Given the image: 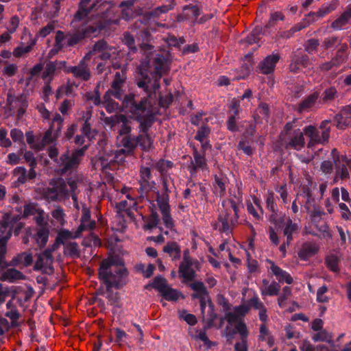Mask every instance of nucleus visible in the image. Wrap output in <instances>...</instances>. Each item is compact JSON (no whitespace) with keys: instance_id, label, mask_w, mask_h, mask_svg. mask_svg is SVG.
<instances>
[{"instance_id":"f3484780","label":"nucleus","mask_w":351,"mask_h":351,"mask_svg":"<svg viewBox=\"0 0 351 351\" xmlns=\"http://www.w3.org/2000/svg\"><path fill=\"white\" fill-rule=\"evenodd\" d=\"M319 95L317 92H314L306 97L302 102H300L297 108L299 113L307 112L315 108L319 107L321 100L319 99Z\"/></svg>"},{"instance_id":"864d4df0","label":"nucleus","mask_w":351,"mask_h":351,"mask_svg":"<svg viewBox=\"0 0 351 351\" xmlns=\"http://www.w3.org/2000/svg\"><path fill=\"white\" fill-rule=\"evenodd\" d=\"M210 129L206 125L201 126L197 131L195 138L198 141L208 140Z\"/></svg>"},{"instance_id":"052dcab7","label":"nucleus","mask_w":351,"mask_h":351,"mask_svg":"<svg viewBox=\"0 0 351 351\" xmlns=\"http://www.w3.org/2000/svg\"><path fill=\"white\" fill-rule=\"evenodd\" d=\"M55 29V25L53 23H49L46 26L41 28L39 32L36 35V38L41 37L43 38L47 36L52 32H53Z\"/></svg>"},{"instance_id":"09e8293b","label":"nucleus","mask_w":351,"mask_h":351,"mask_svg":"<svg viewBox=\"0 0 351 351\" xmlns=\"http://www.w3.org/2000/svg\"><path fill=\"white\" fill-rule=\"evenodd\" d=\"M312 339L315 342L326 341L333 344L331 335L325 330L317 331V333L313 335Z\"/></svg>"},{"instance_id":"a18cd8bd","label":"nucleus","mask_w":351,"mask_h":351,"mask_svg":"<svg viewBox=\"0 0 351 351\" xmlns=\"http://www.w3.org/2000/svg\"><path fill=\"white\" fill-rule=\"evenodd\" d=\"M161 295L168 301H176L178 300L180 293L175 289L169 285L161 293Z\"/></svg>"},{"instance_id":"39448f33","label":"nucleus","mask_w":351,"mask_h":351,"mask_svg":"<svg viewBox=\"0 0 351 351\" xmlns=\"http://www.w3.org/2000/svg\"><path fill=\"white\" fill-rule=\"evenodd\" d=\"M99 276L108 289H119L126 283L128 271L119 258L111 256L101 262Z\"/></svg>"},{"instance_id":"f257e3e1","label":"nucleus","mask_w":351,"mask_h":351,"mask_svg":"<svg viewBox=\"0 0 351 351\" xmlns=\"http://www.w3.org/2000/svg\"><path fill=\"white\" fill-rule=\"evenodd\" d=\"M145 58L138 67L139 76L136 80L138 88H142L146 97L139 101H134L133 96L126 98V106H130V112L139 123L138 135L136 136L137 147L145 152H149L154 147V141L149 135L148 130L154 123L156 110L154 108L157 91L160 89V80L167 70V62L165 57L156 53L154 47L147 43L141 45Z\"/></svg>"},{"instance_id":"c9c22d12","label":"nucleus","mask_w":351,"mask_h":351,"mask_svg":"<svg viewBox=\"0 0 351 351\" xmlns=\"http://www.w3.org/2000/svg\"><path fill=\"white\" fill-rule=\"evenodd\" d=\"M163 252L169 254L173 261L178 260L181 256V250L176 242L168 243L163 248Z\"/></svg>"},{"instance_id":"2eb2a0df","label":"nucleus","mask_w":351,"mask_h":351,"mask_svg":"<svg viewBox=\"0 0 351 351\" xmlns=\"http://www.w3.org/2000/svg\"><path fill=\"white\" fill-rule=\"evenodd\" d=\"M21 39L27 40V43L25 44L24 42H21L19 45L14 49L12 54L16 58L23 57L29 53L36 43V38H34L29 32H25Z\"/></svg>"},{"instance_id":"b1692460","label":"nucleus","mask_w":351,"mask_h":351,"mask_svg":"<svg viewBox=\"0 0 351 351\" xmlns=\"http://www.w3.org/2000/svg\"><path fill=\"white\" fill-rule=\"evenodd\" d=\"M304 134V131L302 132L300 129L291 132L289 134L287 147L295 150H300L305 145Z\"/></svg>"},{"instance_id":"4d7b16f0","label":"nucleus","mask_w":351,"mask_h":351,"mask_svg":"<svg viewBox=\"0 0 351 351\" xmlns=\"http://www.w3.org/2000/svg\"><path fill=\"white\" fill-rule=\"evenodd\" d=\"M252 71L250 63H243L240 69L239 73L233 77V80H241L247 77Z\"/></svg>"},{"instance_id":"f8f14e48","label":"nucleus","mask_w":351,"mask_h":351,"mask_svg":"<svg viewBox=\"0 0 351 351\" xmlns=\"http://www.w3.org/2000/svg\"><path fill=\"white\" fill-rule=\"evenodd\" d=\"M56 250V245H53L47 248L43 252L37 255V258L34 266L36 271H41L44 274H51L53 272V252Z\"/></svg>"},{"instance_id":"7c9ffc66","label":"nucleus","mask_w":351,"mask_h":351,"mask_svg":"<svg viewBox=\"0 0 351 351\" xmlns=\"http://www.w3.org/2000/svg\"><path fill=\"white\" fill-rule=\"evenodd\" d=\"M12 178L14 180L16 186L25 184L28 180H32L34 178L29 176V171L27 172L24 167H17L13 170Z\"/></svg>"},{"instance_id":"c03bdc74","label":"nucleus","mask_w":351,"mask_h":351,"mask_svg":"<svg viewBox=\"0 0 351 351\" xmlns=\"http://www.w3.org/2000/svg\"><path fill=\"white\" fill-rule=\"evenodd\" d=\"M52 62L47 63L45 68L42 73V78L45 82H51L53 79L56 70Z\"/></svg>"},{"instance_id":"1a4fd4ad","label":"nucleus","mask_w":351,"mask_h":351,"mask_svg":"<svg viewBox=\"0 0 351 351\" xmlns=\"http://www.w3.org/2000/svg\"><path fill=\"white\" fill-rule=\"evenodd\" d=\"M199 262L190 256L189 250H184L183 258L178 269L179 276L184 281H192L197 277L196 272L199 270Z\"/></svg>"},{"instance_id":"ddd939ff","label":"nucleus","mask_w":351,"mask_h":351,"mask_svg":"<svg viewBox=\"0 0 351 351\" xmlns=\"http://www.w3.org/2000/svg\"><path fill=\"white\" fill-rule=\"evenodd\" d=\"M139 183V193L141 197H144L147 193L150 191H155V190H156V182L152 179L149 167H141Z\"/></svg>"},{"instance_id":"49530a36","label":"nucleus","mask_w":351,"mask_h":351,"mask_svg":"<svg viewBox=\"0 0 351 351\" xmlns=\"http://www.w3.org/2000/svg\"><path fill=\"white\" fill-rule=\"evenodd\" d=\"M110 95H112L109 93V92H106L104 95V102L102 104L106 110L110 113L119 108V104L110 98Z\"/></svg>"},{"instance_id":"c85d7f7f","label":"nucleus","mask_w":351,"mask_h":351,"mask_svg":"<svg viewBox=\"0 0 351 351\" xmlns=\"http://www.w3.org/2000/svg\"><path fill=\"white\" fill-rule=\"evenodd\" d=\"M228 183V178L226 176L220 173L215 176L213 184L214 193L219 197H223L226 194V185Z\"/></svg>"},{"instance_id":"4c0bfd02","label":"nucleus","mask_w":351,"mask_h":351,"mask_svg":"<svg viewBox=\"0 0 351 351\" xmlns=\"http://www.w3.org/2000/svg\"><path fill=\"white\" fill-rule=\"evenodd\" d=\"M351 21V8L345 11L338 19L332 23L335 29H341Z\"/></svg>"},{"instance_id":"680f3d73","label":"nucleus","mask_w":351,"mask_h":351,"mask_svg":"<svg viewBox=\"0 0 351 351\" xmlns=\"http://www.w3.org/2000/svg\"><path fill=\"white\" fill-rule=\"evenodd\" d=\"M291 294V289L289 287L286 286L282 289V292L278 298V303L280 307L285 306L286 300Z\"/></svg>"},{"instance_id":"6e6d98bb","label":"nucleus","mask_w":351,"mask_h":351,"mask_svg":"<svg viewBox=\"0 0 351 351\" xmlns=\"http://www.w3.org/2000/svg\"><path fill=\"white\" fill-rule=\"evenodd\" d=\"M326 263L328 267L333 271H339V258L337 254H330L326 258Z\"/></svg>"},{"instance_id":"79ce46f5","label":"nucleus","mask_w":351,"mask_h":351,"mask_svg":"<svg viewBox=\"0 0 351 351\" xmlns=\"http://www.w3.org/2000/svg\"><path fill=\"white\" fill-rule=\"evenodd\" d=\"M64 245V254L73 258L80 256V250L76 242H68Z\"/></svg>"},{"instance_id":"bb28decb","label":"nucleus","mask_w":351,"mask_h":351,"mask_svg":"<svg viewBox=\"0 0 351 351\" xmlns=\"http://www.w3.org/2000/svg\"><path fill=\"white\" fill-rule=\"evenodd\" d=\"M319 250L318 245L313 242L303 243L298 251V256L302 261H307L314 256Z\"/></svg>"},{"instance_id":"423d86ee","label":"nucleus","mask_w":351,"mask_h":351,"mask_svg":"<svg viewBox=\"0 0 351 351\" xmlns=\"http://www.w3.org/2000/svg\"><path fill=\"white\" fill-rule=\"evenodd\" d=\"M175 188L174 182L170 175L162 177V193L156 191V202L161 213L163 223L167 228L173 230L174 221L170 214L169 193Z\"/></svg>"},{"instance_id":"20e7f679","label":"nucleus","mask_w":351,"mask_h":351,"mask_svg":"<svg viewBox=\"0 0 351 351\" xmlns=\"http://www.w3.org/2000/svg\"><path fill=\"white\" fill-rule=\"evenodd\" d=\"M117 53V49L108 45L104 40H100L95 43L91 51H90L79 64L74 66H69L66 69V73H71L73 75L80 80L87 81L90 77V71L86 62L93 54H97V58L103 61L110 59Z\"/></svg>"},{"instance_id":"de8ad7c7","label":"nucleus","mask_w":351,"mask_h":351,"mask_svg":"<svg viewBox=\"0 0 351 351\" xmlns=\"http://www.w3.org/2000/svg\"><path fill=\"white\" fill-rule=\"evenodd\" d=\"M40 247H43L47 243L49 239V231L44 228H40L34 236H32Z\"/></svg>"},{"instance_id":"f03ea898","label":"nucleus","mask_w":351,"mask_h":351,"mask_svg":"<svg viewBox=\"0 0 351 351\" xmlns=\"http://www.w3.org/2000/svg\"><path fill=\"white\" fill-rule=\"evenodd\" d=\"M101 0H81L72 23L81 22L80 26L73 32L64 34L56 32L55 44L50 54H56L65 47L77 44L85 37L96 36L101 29L111 24H118L119 19H104L95 12L101 6Z\"/></svg>"},{"instance_id":"0e129e2a","label":"nucleus","mask_w":351,"mask_h":351,"mask_svg":"<svg viewBox=\"0 0 351 351\" xmlns=\"http://www.w3.org/2000/svg\"><path fill=\"white\" fill-rule=\"evenodd\" d=\"M180 317L184 320L189 325H195L197 322L196 317L191 313H189L186 311H181L179 313Z\"/></svg>"},{"instance_id":"4468645a","label":"nucleus","mask_w":351,"mask_h":351,"mask_svg":"<svg viewBox=\"0 0 351 351\" xmlns=\"http://www.w3.org/2000/svg\"><path fill=\"white\" fill-rule=\"evenodd\" d=\"M124 82H125V78L123 76H121L119 73H117L114 75V79L112 82L111 89L109 90L108 92H109V93H110L112 95H113L116 99H118L120 100L123 99V106L126 108H128V111L130 112L131 104H130V106L127 107L125 104V101L128 97L133 96V98H134V95H132V94L123 96L124 94H123V91L122 90V86H123ZM133 99L136 104H139V101L137 102L135 101L134 99Z\"/></svg>"},{"instance_id":"a878e982","label":"nucleus","mask_w":351,"mask_h":351,"mask_svg":"<svg viewBox=\"0 0 351 351\" xmlns=\"http://www.w3.org/2000/svg\"><path fill=\"white\" fill-rule=\"evenodd\" d=\"M51 184L58 195V202L66 199L69 196V190L67 188L66 182L62 178L53 180Z\"/></svg>"},{"instance_id":"473e14b6","label":"nucleus","mask_w":351,"mask_h":351,"mask_svg":"<svg viewBox=\"0 0 351 351\" xmlns=\"http://www.w3.org/2000/svg\"><path fill=\"white\" fill-rule=\"evenodd\" d=\"M270 269L280 282H285L288 285L293 282V278L290 274L286 271L282 270L278 265H276L274 263H271Z\"/></svg>"},{"instance_id":"393cba45","label":"nucleus","mask_w":351,"mask_h":351,"mask_svg":"<svg viewBox=\"0 0 351 351\" xmlns=\"http://www.w3.org/2000/svg\"><path fill=\"white\" fill-rule=\"evenodd\" d=\"M346 106L341 110L339 114H336L330 123L340 130L345 129L351 122V110H346Z\"/></svg>"},{"instance_id":"2f4dec72","label":"nucleus","mask_w":351,"mask_h":351,"mask_svg":"<svg viewBox=\"0 0 351 351\" xmlns=\"http://www.w3.org/2000/svg\"><path fill=\"white\" fill-rule=\"evenodd\" d=\"M263 284V285L261 288L263 296H273L278 294L280 287L276 282L273 281L269 284L267 280L264 279Z\"/></svg>"},{"instance_id":"4be33fe9","label":"nucleus","mask_w":351,"mask_h":351,"mask_svg":"<svg viewBox=\"0 0 351 351\" xmlns=\"http://www.w3.org/2000/svg\"><path fill=\"white\" fill-rule=\"evenodd\" d=\"M83 175L77 172L71 174L68 179V185L70 187L71 197L73 201V206L77 210L80 209V206L77 202L76 190L77 187L83 182Z\"/></svg>"},{"instance_id":"5701e85b","label":"nucleus","mask_w":351,"mask_h":351,"mask_svg":"<svg viewBox=\"0 0 351 351\" xmlns=\"http://www.w3.org/2000/svg\"><path fill=\"white\" fill-rule=\"evenodd\" d=\"M12 215L7 214L0 221V241L7 243L12 234Z\"/></svg>"},{"instance_id":"cd10ccee","label":"nucleus","mask_w":351,"mask_h":351,"mask_svg":"<svg viewBox=\"0 0 351 351\" xmlns=\"http://www.w3.org/2000/svg\"><path fill=\"white\" fill-rule=\"evenodd\" d=\"M300 230V226L298 223L293 222L290 217H288L285 223L283 234L287 239V244L289 245L293 239V235L298 234Z\"/></svg>"},{"instance_id":"aec40b11","label":"nucleus","mask_w":351,"mask_h":351,"mask_svg":"<svg viewBox=\"0 0 351 351\" xmlns=\"http://www.w3.org/2000/svg\"><path fill=\"white\" fill-rule=\"evenodd\" d=\"M250 311V306L247 304H241L234 307L233 311L227 312L225 315V319L230 324H233L244 317Z\"/></svg>"},{"instance_id":"f704fd0d","label":"nucleus","mask_w":351,"mask_h":351,"mask_svg":"<svg viewBox=\"0 0 351 351\" xmlns=\"http://www.w3.org/2000/svg\"><path fill=\"white\" fill-rule=\"evenodd\" d=\"M77 230H75V232H72L66 229H62L58 233L56 241L58 243L65 245L66 243H67L66 241L68 240L75 239L80 237V236H77Z\"/></svg>"},{"instance_id":"9d476101","label":"nucleus","mask_w":351,"mask_h":351,"mask_svg":"<svg viewBox=\"0 0 351 351\" xmlns=\"http://www.w3.org/2000/svg\"><path fill=\"white\" fill-rule=\"evenodd\" d=\"M87 149L88 146L85 145L81 149L74 151L71 156L67 153L62 154L58 162L59 170L62 173H65L67 171L76 168Z\"/></svg>"},{"instance_id":"6ab92c4d","label":"nucleus","mask_w":351,"mask_h":351,"mask_svg":"<svg viewBox=\"0 0 351 351\" xmlns=\"http://www.w3.org/2000/svg\"><path fill=\"white\" fill-rule=\"evenodd\" d=\"M95 226L96 221L91 219L90 210L84 206L80 218V224L76 230L77 231V236L81 237L82 233L84 231H92L95 228Z\"/></svg>"},{"instance_id":"5fc2aeb1","label":"nucleus","mask_w":351,"mask_h":351,"mask_svg":"<svg viewBox=\"0 0 351 351\" xmlns=\"http://www.w3.org/2000/svg\"><path fill=\"white\" fill-rule=\"evenodd\" d=\"M169 285L165 278L162 276L156 277L152 282V287L158 290L160 293Z\"/></svg>"},{"instance_id":"8fccbe9b","label":"nucleus","mask_w":351,"mask_h":351,"mask_svg":"<svg viewBox=\"0 0 351 351\" xmlns=\"http://www.w3.org/2000/svg\"><path fill=\"white\" fill-rule=\"evenodd\" d=\"M14 261L22 264L24 266H29L33 262L32 254L30 252H23L14 258Z\"/></svg>"},{"instance_id":"bf43d9fd","label":"nucleus","mask_w":351,"mask_h":351,"mask_svg":"<svg viewBox=\"0 0 351 351\" xmlns=\"http://www.w3.org/2000/svg\"><path fill=\"white\" fill-rule=\"evenodd\" d=\"M52 217L61 225L64 226L66 223L64 219L65 214L60 207H57L51 212Z\"/></svg>"},{"instance_id":"72a5a7b5","label":"nucleus","mask_w":351,"mask_h":351,"mask_svg":"<svg viewBox=\"0 0 351 351\" xmlns=\"http://www.w3.org/2000/svg\"><path fill=\"white\" fill-rule=\"evenodd\" d=\"M238 119H239V117L235 116V115H230L228 117V119L227 120V128L230 132H239L241 130L240 128H243L245 127V125H248L252 128V130H254V127L252 126V125L250 124L248 122H246V121L241 122L238 125L237 123Z\"/></svg>"},{"instance_id":"3c124183","label":"nucleus","mask_w":351,"mask_h":351,"mask_svg":"<svg viewBox=\"0 0 351 351\" xmlns=\"http://www.w3.org/2000/svg\"><path fill=\"white\" fill-rule=\"evenodd\" d=\"M183 11L185 12L186 16H191L194 18V19H197V17L200 15L201 10L199 6L197 5H186L183 7Z\"/></svg>"},{"instance_id":"e2e57ef3","label":"nucleus","mask_w":351,"mask_h":351,"mask_svg":"<svg viewBox=\"0 0 351 351\" xmlns=\"http://www.w3.org/2000/svg\"><path fill=\"white\" fill-rule=\"evenodd\" d=\"M193 337L197 340L202 341L207 348H210L213 344V343L208 339L205 331H197L196 335H195Z\"/></svg>"},{"instance_id":"9b49d317","label":"nucleus","mask_w":351,"mask_h":351,"mask_svg":"<svg viewBox=\"0 0 351 351\" xmlns=\"http://www.w3.org/2000/svg\"><path fill=\"white\" fill-rule=\"evenodd\" d=\"M104 122L111 130H117V136L131 134L132 122L123 114H115L106 117Z\"/></svg>"},{"instance_id":"6e6552de","label":"nucleus","mask_w":351,"mask_h":351,"mask_svg":"<svg viewBox=\"0 0 351 351\" xmlns=\"http://www.w3.org/2000/svg\"><path fill=\"white\" fill-rule=\"evenodd\" d=\"M117 145L119 149L115 152L114 158L118 162H122L125 156L134 154V150L137 147L136 136H132L131 134L117 136Z\"/></svg>"},{"instance_id":"37998d69","label":"nucleus","mask_w":351,"mask_h":351,"mask_svg":"<svg viewBox=\"0 0 351 351\" xmlns=\"http://www.w3.org/2000/svg\"><path fill=\"white\" fill-rule=\"evenodd\" d=\"M337 97V91L333 86L329 87L323 92L321 98V104L330 103L334 101Z\"/></svg>"},{"instance_id":"ea45409f","label":"nucleus","mask_w":351,"mask_h":351,"mask_svg":"<svg viewBox=\"0 0 351 351\" xmlns=\"http://www.w3.org/2000/svg\"><path fill=\"white\" fill-rule=\"evenodd\" d=\"M337 6V0H332L330 2L324 3L316 12H313V15H316L319 18H322L326 14L335 10Z\"/></svg>"},{"instance_id":"338daca9","label":"nucleus","mask_w":351,"mask_h":351,"mask_svg":"<svg viewBox=\"0 0 351 351\" xmlns=\"http://www.w3.org/2000/svg\"><path fill=\"white\" fill-rule=\"evenodd\" d=\"M328 291V287L323 285L319 287L317 291V301L318 302L326 303L328 302V297L325 294Z\"/></svg>"},{"instance_id":"412c9836","label":"nucleus","mask_w":351,"mask_h":351,"mask_svg":"<svg viewBox=\"0 0 351 351\" xmlns=\"http://www.w3.org/2000/svg\"><path fill=\"white\" fill-rule=\"evenodd\" d=\"M193 160L189 166L191 174L193 175L197 170H208L205 155L199 152L195 147H193Z\"/></svg>"},{"instance_id":"58836bf2","label":"nucleus","mask_w":351,"mask_h":351,"mask_svg":"<svg viewBox=\"0 0 351 351\" xmlns=\"http://www.w3.org/2000/svg\"><path fill=\"white\" fill-rule=\"evenodd\" d=\"M190 287L195 291L192 294V298H208V291L202 282L195 281L190 285Z\"/></svg>"},{"instance_id":"a19ab883","label":"nucleus","mask_w":351,"mask_h":351,"mask_svg":"<svg viewBox=\"0 0 351 351\" xmlns=\"http://www.w3.org/2000/svg\"><path fill=\"white\" fill-rule=\"evenodd\" d=\"M22 278H23V274L13 268L7 269L1 274V280L8 281L10 282H13L16 280Z\"/></svg>"},{"instance_id":"0eeeda50","label":"nucleus","mask_w":351,"mask_h":351,"mask_svg":"<svg viewBox=\"0 0 351 351\" xmlns=\"http://www.w3.org/2000/svg\"><path fill=\"white\" fill-rule=\"evenodd\" d=\"M330 119L323 121L319 125V128L322 130L320 134L319 131L313 125H308L304 128V132L310 141L308 143V147H313L316 144H325L328 142L330 138Z\"/></svg>"},{"instance_id":"c756f323","label":"nucleus","mask_w":351,"mask_h":351,"mask_svg":"<svg viewBox=\"0 0 351 351\" xmlns=\"http://www.w3.org/2000/svg\"><path fill=\"white\" fill-rule=\"evenodd\" d=\"M82 119L84 121V122L81 128V132L82 135L88 139H91L95 136V131L91 129L90 123L89 122L92 117L91 110L82 111Z\"/></svg>"},{"instance_id":"69168bd1","label":"nucleus","mask_w":351,"mask_h":351,"mask_svg":"<svg viewBox=\"0 0 351 351\" xmlns=\"http://www.w3.org/2000/svg\"><path fill=\"white\" fill-rule=\"evenodd\" d=\"M247 305L250 306V308H253L255 310H261L265 308L264 304L261 301L257 295H254L247 302Z\"/></svg>"},{"instance_id":"774afa93","label":"nucleus","mask_w":351,"mask_h":351,"mask_svg":"<svg viewBox=\"0 0 351 351\" xmlns=\"http://www.w3.org/2000/svg\"><path fill=\"white\" fill-rule=\"evenodd\" d=\"M7 130L4 128L0 129V146L2 147H10L12 145V142L9 138L7 137Z\"/></svg>"},{"instance_id":"dca6fc26","label":"nucleus","mask_w":351,"mask_h":351,"mask_svg":"<svg viewBox=\"0 0 351 351\" xmlns=\"http://www.w3.org/2000/svg\"><path fill=\"white\" fill-rule=\"evenodd\" d=\"M280 58V56L278 53L273 52L259 62L257 66L258 71L263 75L273 73Z\"/></svg>"},{"instance_id":"603ef678","label":"nucleus","mask_w":351,"mask_h":351,"mask_svg":"<svg viewBox=\"0 0 351 351\" xmlns=\"http://www.w3.org/2000/svg\"><path fill=\"white\" fill-rule=\"evenodd\" d=\"M173 166V163L168 160H160L156 165V168L160 171L162 177L165 175H169L168 170Z\"/></svg>"},{"instance_id":"13d9d810","label":"nucleus","mask_w":351,"mask_h":351,"mask_svg":"<svg viewBox=\"0 0 351 351\" xmlns=\"http://www.w3.org/2000/svg\"><path fill=\"white\" fill-rule=\"evenodd\" d=\"M43 197L49 201H58V195L55 193L51 182L49 183V186L48 187L43 189Z\"/></svg>"},{"instance_id":"e433bc0d","label":"nucleus","mask_w":351,"mask_h":351,"mask_svg":"<svg viewBox=\"0 0 351 351\" xmlns=\"http://www.w3.org/2000/svg\"><path fill=\"white\" fill-rule=\"evenodd\" d=\"M23 158L25 162L29 166V176L31 178H36V172L35 168L37 166V160L34 153L31 151H25L23 154Z\"/></svg>"},{"instance_id":"7ed1b4c3","label":"nucleus","mask_w":351,"mask_h":351,"mask_svg":"<svg viewBox=\"0 0 351 351\" xmlns=\"http://www.w3.org/2000/svg\"><path fill=\"white\" fill-rule=\"evenodd\" d=\"M222 209L218 216V221L213 226L220 232L229 234L238 223L239 208L243 206V195L239 189L229 199L221 202Z\"/></svg>"},{"instance_id":"a211bd4d","label":"nucleus","mask_w":351,"mask_h":351,"mask_svg":"<svg viewBox=\"0 0 351 351\" xmlns=\"http://www.w3.org/2000/svg\"><path fill=\"white\" fill-rule=\"evenodd\" d=\"M331 155L336 167V176L334 179V182H337L339 178L341 180L349 178L350 174L348 170V167L341 160V158L337 150L336 149H333L331 152Z\"/></svg>"}]
</instances>
